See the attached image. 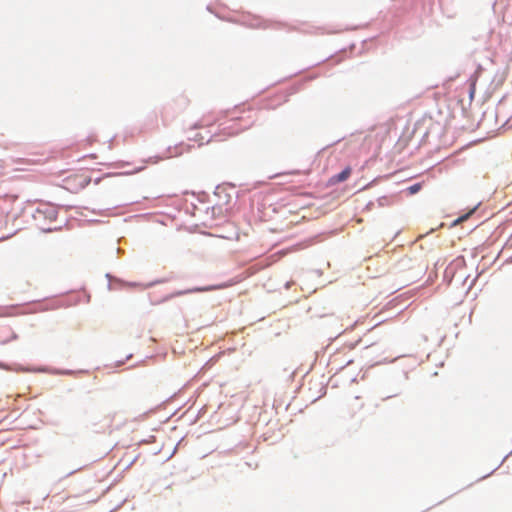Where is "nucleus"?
I'll return each mask as SVG.
<instances>
[{"label": "nucleus", "instance_id": "f257e3e1", "mask_svg": "<svg viewBox=\"0 0 512 512\" xmlns=\"http://www.w3.org/2000/svg\"><path fill=\"white\" fill-rule=\"evenodd\" d=\"M351 172H352L351 167H349V166L346 167L342 172H340L339 174H336L330 178V180H329L330 184H337V183L346 181L350 177Z\"/></svg>", "mask_w": 512, "mask_h": 512}, {"label": "nucleus", "instance_id": "f03ea898", "mask_svg": "<svg viewBox=\"0 0 512 512\" xmlns=\"http://www.w3.org/2000/svg\"><path fill=\"white\" fill-rule=\"evenodd\" d=\"M227 287L226 285H218V286H211V287H205V288H195L190 290V292H202V291H210L214 289H222Z\"/></svg>", "mask_w": 512, "mask_h": 512}, {"label": "nucleus", "instance_id": "7ed1b4c3", "mask_svg": "<svg viewBox=\"0 0 512 512\" xmlns=\"http://www.w3.org/2000/svg\"><path fill=\"white\" fill-rule=\"evenodd\" d=\"M96 142V137L94 135L88 136L85 140L81 142V146L86 147L92 145Z\"/></svg>", "mask_w": 512, "mask_h": 512}, {"label": "nucleus", "instance_id": "20e7f679", "mask_svg": "<svg viewBox=\"0 0 512 512\" xmlns=\"http://www.w3.org/2000/svg\"><path fill=\"white\" fill-rule=\"evenodd\" d=\"M421 189V184L417 183L408 188L410 194H415Z\"/></svg>", "mask_w": 512, "mask_h": 512}, {"label": "nucleus", "instance_id": "39448f33", "mask_svg": "<svg viewBox=\"0 0 512 512\" xmlns=\"http://www.w3.org/2000/svg\"><path fill=\"white\" fill-rule=\"evenodd\" d=\"M471 213H472V212L467 213L466 215L459 217V218L455 221V223H461V222L465 221L466 219H468V217H469V215H470Z\"/></svg>", "mask_w": 512, "mask_h": 512}, {"label": "nucleus", "instance_id": "423d86ee", "mask_svg": "<svg viewBox=\"0 0 512 512\" xmlns=\"http://www.w3.org/2000/svg\"><path fill=\"white\" fill-rule=\"evenodd\" d=\"M216 121H218V119H217V118H214V119H212V120H208V121L205 123V125H212V124H213V123H215ZM202 126H204V124L199 125V127H202Z\"/></svg>", "mask_w": 512, "mask_h": 512}, {"label": "nucleus", "instance_id": "0eeeda50", "mask_svg": "<svg viewBox=\"0 0 512 512\" xmlns=\"http://www.w3.org/2000/svg\"><path fill=\"white\" fill-rule=\"evenodd\" d=\"M89 157L94 159V158H96V155L95 154H91Z\"/></svg>", "mask_w": 512, "mask_h": 512}]
</instances>
